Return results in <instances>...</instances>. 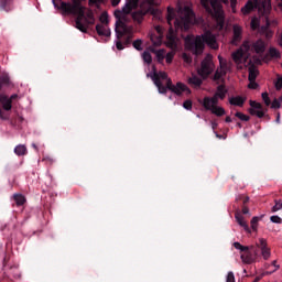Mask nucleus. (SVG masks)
Here are the masks:
<instances>
[{
  "label": "nucleus",
  "instance_id": "nucleus-1",
  "mask_svg": "<svg viewBox=\"0 0 282 282\" xmlns=\"http://www.w3.org/2000/svg\"><path fill=\"white\" fill-rule=\"evenodd\" d=\"M140 6V0H126V4L122 7L121 11H115L116 21V47L119 51L124 50L131 45V39H133V26L127 24L129 23V14L133 10H138Z\"/></svg>",
  "mask_w": 282,
  "mask_h": 282
},
{
  "label": "nucleus",
  "instance_id": "nucleus-2",
  "mask_svg": "<svg viewBox=\"0 0 282 282\" xmlns=\"http://www.w3.org/2000/svg\"><path fill=\"white\" fill-rule=\"evenodd\" d=\"M84 0H72V2H63L61 0H53V6L57 10H62L64 14H73L75 17V28L87 34V30L95 25L96 17L91 9L83 6Z\"/></svg>",
  "mask_w": 282,
  "mask_h": 282
},
{
  "label": "nucleus",
  "instance_id": "nucleus-3",
  "mask_svg": "<svg viewBox=\"0 0 282 282\" xmlns=\"http://www.w3.org/2000/svg\"><path fill=\"white\" fill-rule=\"evenodd\" d=\"M167 24L170 25L167 35H166V45L171 47V50H175L177 47V34H175V30H181L182 32H188L191 30V25L195 21V12L191 10V8L186 7L181 17H175V10L171 7L167 8ZM173 21L174 28L173 29Z\"/></svg>",
  "mask_w": 282,
  "mask_h": 282
},
{
  "label": "nucleus",
  "instance_id": "nucleus-4",
  "mask_svg": "<svg viewBox=\"0 0 282 282\" xmlns=\"http://www.w3.org/2000/svg\"><path fill=\"white\" fill-rule=\"evenodd\" d=\"M234 248L242 252L240 259L242 262L247 263V265H250L254 263V261H257V259L259 258V250H261V256L265 261H268L271 256L270 249L268 248V240H265L264 238H260L256 242V246L249 247L242 246L239 242H235Z\"/></svg>",
  "mask_w": 282,
  "mask_h": 282
},
{
  "label": "nucleus",
  "instance_id": "nucleus-5",
  "mask_svg": "<svg viewBox=\"0 0 282 282\" xmlns=\"http://www.w3.org/2000/svg\"><path fill=\"white\" fill-rule=\"evenodd\" d=\"M206 44L212 47V50H217V39L210 31L204 33V35H197L196 37L188 34L185 37V47L188 52H192L194 56H202L204 54V50Z\"/></svg>",
  "mask_w": 282,
  "mask_h": 282
},
{
  "label": "nucleus",
  "instance_id": "nucleus-6",
  "mask_svg": "<svg viewBox=\"0 0 282 282\" xmlns=\"http://www.w3.org/2000/svg\"><path fill=\"white\" fill-rule=\"evenodd\" d=\"M224 3L228 6L230 3L229 0H200V6L204 7L207 14H210L213 19H215L217 26L219 30H224V25L226 23V17L224 15Z\"/></svg>",
  "mask_w": 282,
  "mask_h": 282
},
{
  "label": "nucleus",
  "instance_id": "nucleus-7",
  "mask_svg": "<svg viewBox=\"0 0 282 282\" xmlns=\"http://www.w3.org/2000/svg\"><path fill=\"white\" fill-rule=\"evenodd\" d=\"M153 6H155V0L143 1L140 4V8L137 9L131 14L134 23H139V24L142 23L144 21V17H147V14L155 15L158 11L155 10V8Z\"/></svg>",
  "mask_w": 282,
  "mask_h": 282
},
{
  "label": "nucleus",
  "instance_id": "nucleus-8",
  "mask_svg": "<svg viewBox=\"0 0 282 282\" xmlns=\"http://www.w3.org/2000/svg\"><path fill=\"white\" fill-rule=\"evenodd\" d=\"M215 72V64L213 63V55L208 54L200 63V68L198 69V75L203 77L204 80Z\"/></svg>",
  "mask_w": 282,
  "mask_h": 282
},
{
  "label": "nucleus",
  "instance_id": "nucleus-9",
  "mask_svg": "<svg viewBox=\"0 0 282 282\" xmlns=\"http://www.w3.org/2000/svg\"><path fill=\"white\" fill-rule=\"evenodd\" d=\"M100 23L96 25V32L99 36H111V30H109V15L101 13L99 18Z\"/></svg>",
  "mask_w": 282,
  "mask_h": 282
},
{
  "label": "nucleus",
  "instance_id": "nucleus-10",
  "mask_svg": "<svg viewBox=\"0 0 282 282\" xmlns=\"http://www.w3.org/2000/svg\"><path fill=\"white\" fill-rule=\"evenodd\" d=\"M166 91H172L173 94H176V96H182L183 91H186V94H191V88L186 85H184L182 82H178L175 85H173V80L171 78L166 79V86H164Z\"/></svg>",
  "mask_w": 282,
  "mask_h": 282
},
{
  "label": "nucleus",
  "instance_id": "nucleus-11",
  "mask_svg": "<svg viewBox=\"0 0 282 282\" xmlns=\"http://www.w3.org/2000/svg\"><path fill=\"white\" fill-rule=\"evenodd\" d=\"M241 213L242 215H248L250 213V208H248L247 205H242V210L237 209L235 213V219L237 224H239V226H241V228H243V230L250 235L252 230H250V226H248V223L246 221Z\"/></svg>",
  "mask_w": 282,
  "mask_h": 282
},
{
  "label": "nucleus",
  "instance_id": "nucleus-12",
  "mask_svg": "<svg viewBox=\"0 0 282 282\" xmlns=\"http://www.w3.org/2000/svg\"><path fill=\"white\" fill-rule=\"evenodd\" d=\"M151 79L153 80L155 87L158 88L159 94H166V87H164L162 80H167L169 74H166L165 72H154L151 75Z\"/></svg>",
  "mask_w": 282,
  "mask_h": 282
},
{
  "label": "nucleus",
  "instance_id": "nucleus-13",
  "mask_svg": "<svg viewBox=\"0 0 282 282\" xmlns=\"http://www.w3.org/2000/svg\"><path fill=\"white\" fill-rule=\"evenodd\" d=\"M242 34L243 29L239 24H234V37L231 44L237 45L238 43H241Z\"/></svg>",
  "mask_w": 282,
  "mask_h": 282
},
{
  "label": "nucleus",
  "instance_id": "nucleus-14",
  "mask_svg": "<svg viewBox=\"0 0 282 282\" xmlns=\"http://www.w3.org/2000/svg\"><path fill=\"white\" fill-rule=\"evenodd\" d=\"M188 85H191V87H194L195 89L202 87L204 80L202 78H199V76L197 75H192L188 79H187Z\"/></svg>",
  "mask_w": 282,
  "mask_h": 282
},
{
  "label": "nucleus",
  "instance_id": "nucleus-15",
  "mask_svg": "<svg viewBox=\"0 0 282 282\" xmlns=\"http://www.w3.org/2000/svg\"><path fill=\"white\" fill-rule=\"evenodd\" d=\"M252 50H254L256 54H263L265 52V42L263 40H258L252 44Z\"/></svg>",
  "mask_w": 282,
  "mask_h": 282
},
{
  "label": "nucleus",
  "instance_id": "nucleus-16",
  "mask_svg": "<svg viewBox=\"0 0 282 282\" xmlns=\"http://www.w3.org/2000/svg\"><path fill=\"white\" fill-rule=\"evenodd\" d=\"M226 72L217 68L214 76H213V80L215 83H217V85H219V83H223V85L226 83V79H224V76H226Z\"/></svg>",
  "mask_w": 282,
  "mask_h": 282
},
{
  "label": "nucleus",
  "instance_id": "nucleus-17",
  "mask_svg": "<svg viewBox=\"0 0 282 282\" xmlns=\"http://www.w3.org/2000/svg\"><path fill=\"white\" fill-rule=\"evenodd\" d=\"M0 102L4 111H10L12 109V99L8 98V96L0 95Z\"/></svg>",
  "mask_w": 282,
  "mask_h": 282
},
{
  "label": "nucleus",
  "instance_id": "nucleus-18",
  "mask_svg": "<svg viewBox=\"0 0 282 282\" xmlns=\"http://www.w3.org/2000/svg\"><path fill=\"white\" fill-rule=\"evenodd\" d=\"M227 94H228V89L226 88L225 84H220L217 86V89L215 93L216 97H218L220 100H224Z\"/></svg>",
  "mask_w": 282,
  "mask_h": 282
},
{
  "label": "nucleus",
  "instance_id": "nucleus-19",
  "mask_svg": "<svg viewBox=\"0 0 282 282\" xmlns=\"http://www.w3.org/2000/svg\"><path fill=\"white\" fill-rule=\"evenodd\" d=\"M232 61L236 63V65H241L243 61V48H238L236 52L231 54Z\"/></svg>",
  "mask_w": 282,
  "mask_h": 282
},
{
  "label": "nucleus",
  "instance_id": "nucleus-20",
  "mask_svg": "<svg viewBox=\"0 0 282 282\" xmlns=\"http://www.w3.org/2000/svg\"><path fill=\"white\" fill-rule=\"evenodd\" d=\"M254 8H257V4H254V2L252 0H249L242 8H241V13L245 17H248V14H250V12H252V10H254Z\"/></svg>",
  "mask_w": 282,
  "mask_h": 282
},
{
  "label": "nucleus",
  "instance_id": "nucleus-21",
  "mask_svg": "<svg viewBox=\"0 0 282 282\" xmlns=\"http://www.w3.org/2000/svg\"><path fill=\"white\" fill-rule=\"evenodd\" d=\"M229 104L234 107H242L243 105H246V98L241 96L231 97L229 98Z\"/></svg>",
  "mask_w": 282,
  "mask_h": 282
},
{
  "label": "nucleus",
  "instance_id": "nucleus-22",
  "mask_svg": "<svg viewBox=\"0 0 282 282\" xmlns=\"http://www.w3.org/2000/svg\"><path fill=\"white\" fill-rule=\"evenodd\" d=\"M14 0H0V10H2L3 12H12L13 7H12V2Z\"/></svg>",
  "mask_w": 282,
  "mask_h": 282
},
{
  "label": "nucleus",
  "instance_id": "nucleus-23",
  "mask_svg": "<svg viewBox=\"0 0 282 282\" xmlns=\"http://www.w3.org/2000/svg\"><path fill=\"white\" fill-rule=\"evenodd\" d=\"M257 76H259V69H257L256 66H250L248 76L249 83H254V80H257Z\"/></svg>",
  "mask_w": 282,
  "mask_h": 282
},
{
  "label": "nucleus",
  "instance_id": "nucleus-24",
  "mask_svg": "<svg viewBox=\"0 0 282 282\" xmlns=\"http://www.w3.org/2000/svg\"><path fill=\"white\" fill-rule=\"evenodd\" d=\"M150 51L153 53V54H155V56H156V61L159 62V63H162L163 61H164V56H165V54H166V51H164V50H155L154 47H150Z\"/></svg>",
  "mask_w": 282,
  "mask_h": 282
},
{
  "label": "nucleus",
  "instance_id": "nucleus-25",
  "mask_svg": "<svg viewBox=\"0 0 282 282\" xmlns=\"http://www.w3.org/2000/svg\"><path fill=\"white\" fill-rule=\"evenodd\" d=\"M150 41L154 47H160L162 45V35L151 34Z\"/></svg>",
  "mask_w": 282,
  "mask_h": 282
},
{
  "label": "nucleus",
  "instance_id": "nucleus-26",
  "mask_svg": "<svg viewBox=\"0 0 282 282\" xmlns=\"http://www.w3.org/2000/svg\"><path fill=\"white\" fill-rule=\"evenodd\" d=\"M13 202L17 206H23L25 204V196L23 194H14Z\"/></svg>",
  "mask_w": 282,
  "mask_h": 282
},
{
  "label": "nucleus",
  "instance_id": "nucleus-27",
  "mask_svg": "<svg viewBox=\"0 0 282 282\" xmlns=\"http://www.w3.org/2000/svg\"><path fill=\"white\" fill-rule=\"evenodd\" d=\"M14 153L15 155H28V148H25V145L23 144H19L14 148Z\"/></svg>",
  "mask_w": 282,
  "mask_h": 282
},
{
  "label": "nucleus",
  "instance_id": "nucleus-28",
  "mask_svg": "<svg viewBox=\"0 0 282 282\" xmlns=\"http://www.w3.org/2000/svg\"><path fill=\"white\" fill-rule=\"evenodd\" d=\"M202 105L204 109H206V111H212L213 108L215 107L210 101V97H204Z\"/></svg>",
  "mask_w": 282,
  "mask_h": 282
},
{
  "label": "nucleus",
  "instance_id": "nucleus-29",
  "mask_svg": "<svg viewBox=\"0 0 282 282\" xmlns=\"http://www.w3.org/2000/svg\"><path fill=\"white\" fill-rule=\"evenodd\" d=\"M212 113H214V116H218V118H221V116H226V109L219 107V106H215L214 108H212Z\"/></svg>",
  "mask_w": 282,
  "mask_h": 282
},
{
  "label": "nucleus",
  "instance_id": "nucleus-30",
  "mask_svg": "<svg viewBox=\"0 0 282 282\" xmlns=\"http://www.w3.org/2000/svg\"><path fill=\"white\" fill-rule=\"evenodd\" d=\"M267 56H270V58H281V52L275 47H270Z\"/></svg>",
  "mask_w": 282,
  "mask_h": 282
},
{
  "label": "nucleus",
  "instance_id": "nucleus-31",
  "mask_svg": "<svg viewBox=\"0 0 282 282\" xmlns=\"http://www.w3.org/2000/svg\"><path fill=\"white\" fill-rule=\"evenodd\" d=\"M10 274H12L13 279H21V271H19V265L11 267Z\"/></svg>",
  "mask_w": 282,
  "mask_h": 282
},
{
  "label": "nucleus",
  "instance_id": "nucleus-32",
  "mask_svg": "<svg viewBox=\"0 0 282 282\" xmlns=\"http://www.w3.org/2000/svg\"><path fill=\"white\" fill-rule=\"evenodd\" d=\"M218 61H219V65H220V67L218 69H220L221 72H225V74H228V70L230 69V66H228V63L223 62L221 56H218Z\"/></svg>",
  "mask_w": 282,
  "mask_h": 282
},
{
  "label": "nucleus",
  "instance_id": "nucleus-33",
  "mask_svg": "<svg viewBox=\"0 0 282 282\" xmlns=\"http://www.w3.org/2000/svg\"><path fill=\"white\" fill-rule=\"evenodd\" d=\"M249 113L251 116H257V118H263L265 116V112L263 111V109H260V110L249 109Z\"/></svg>",
  "mask_w": 282,
  "mask_h": 282
},
{
  "label": "nucleus",
  "instance_id": "nucleus-34",
  "mask_svg": "<svg viewBox=\"0 0 282 282\" xmlns=\"http://www.w3.org/2000/svg\"><path fill=\"white\" fill-rule=\"evenodd\" d=\"M142 58L148 65H151V63H153V57L151 56V53H149V51L143 52Z\"/></svg>",
  "mask_w": 282,
  "mask_h": 282
},
{
  "label": "nucleus",
  "instance_id": "nucleus-35",
  "mask_svg": "<svg viewBox=\"0 0 282 282\" xmlns=\"http://www.w3.org/2000/svg\"><path fill=\"white\" fill-rule=\"evenodd\" d=\"M259 221H261V218L258 217V216H254L252 219H251V228L254 232H257V227L259 226Z\"/></svg>",
  "mask_w": 282,
  "mask_h": 282
},
{
  "label": "nucleus",
  "instance_id": "nucleus-36",
  "mask_svg": "<svg viewBox=\"0 0 282 282\" xmlns=\"http://www.w3.org/2000/svg\"><path fill=\"white\" fill-rule=\"evenodd\" d=\"M249 105L251 107L250 109H256V111L263 109V105H261L260 102L253 101V100H250Z\"/></svg>",
  "mask_w": 282,
  "mask_h": 282
},
{
  "label": "nucleus",
  "instance_id": "nucleus-37",
  "mask_svg": "<svg viewBox=\"0 0 282 282\" xmlns=\"http://www.w3.org/2000/svg\"><path fill=\"white\" fill-rule=\"evenodd\" d=\"M236 202H242V206H246V204H248V202H250V197L245 196V195H239V196H237Z\"/></svg>",
  "mask_w": 282,
  "mask_h": 282
},
{
  "label": "nucleus",
  "instance_id": "nucleus-38",
  "mask_svg": "<svg viewBox=\"0 0 282 282\" xmlns=\"http://www.w3.org/2000/svg\"><path fill=\"white\" fill-rule=\"evenodd\" d=\"M132 46L134 47V50H137L138 52H142V40H135L134 42H132Z\"/></svg>",
  "mask_w": 282,
  "mask_h": 282
},
{
  "label": "nucleus",
  "instance_id": "nucleus-39",
  "mask_svg": "<svg viewBox=\"0 0 282 282\" xmlns=\"http://www.w3.org/2000/svg\"><path fill=\"white\" fill-rule=\"evenodd\" d=\"M236 118H239L242 122H248L250 120V117L242 112H236Z\"/></svg>",
  "mask_w": 282,
  "mask_h": 282
},
{
  "label": "nucleus",
  "instance_id": "nucleus-40",
  "mask_svg": "<svg viewBox=\"0 0 282 282\" xmlns=\"http://www.w3.org/2000/svg\"><path fill=\"white\" fill-rule=\"evenodd\" d=\"M262 100L267 107H270L272 105V101L270 100V96L268 93H262Z\"/></svg>",
  "mask_w": 282,
  "mask_h": 282
},
{
  "label": "nucleus",
  "instance_id": "nucleus-41",
  "mask_svg": "<svg viewBox=\"0 0 282 282\" xmlns=\"http://www.w3.org/2000/svg\"><path fill=\"white\" fill-rule=\"evenodd\" d=\"M184 109L187 111H191L193 109V101L191 99H187L183 102Z\"/></svg>",
  "mask_w": 282,
  "mask_h": 282
},
{
  "label": "nucleus",
  "instance_id": "nucleus-42",
  "mask_svg": "<svg viewBox=\"0 0 282 282\" xmlns=\"http://www.w3.org/2000/svg\"><path fill=\"white\" fill-rule=\"evenodd\" d=\"M282 208V202L281 200H275V205L272 207V213H276L281 210Z\"/></svg>",
  "mask_w": 282,
  "mask_h": 282
},
{
  "label": "nucleus",
  "instance_id": "nucleus-43",
  "mask_svg": "<svg viewBox=\"0 0 282 282\" xmlns=\"http://www.w3.org/2000/svg\"><path fill=\"white\" fill-rule=\"evenodd\" d=\"M271 109H281V101H279V99H274L271 104Z\"/></svg>",
  "mask_w": 282,
  "mask_h": 282
},
{
  "label": "nucleus",
  "instance_id": "nucleus-44",
  "mask_svg": "<svg viewBox=\"0 0 282 282\" xmlns=\"http://www.w3.org/2000/svg\"><path fill=\"white\" fill-rule=\"evenodd\" d=\"M226 282H236L235 281V273L232 271H229L226 278Z\"/></svg>",
  "mask_w": 282,
  "mask_h": 282
},
{
  "label": "nucleus",
  "instance_id": "nucleus-45",
  "mask_svg": "<svg viewBox=\"0 0 282 282\" xmlns=\"http://www.w3.org/2000/svg\"><path fill=\"white\" fill-rule=\"evenodd\" d=\"M275 89L276 91H281L282 89V77H279L275 82Z\"/></svg>",
  "mask_w": 282,
  "mask_h": 282
},
{
  "label": "nucleus",
  "instance_id": "nucleus-46",
  "mask_svg": "<svg viewBox=\"0 0 282 282\" xmlns=\"http://www.w3.org/2000/svg\"><path fill=\"white\" fill-rule=\"evenodd\" d=\"M270 220L272 221V224H282V219L279 216H271Z\"/></svg>",
  "mask_w": 282,
  "mask_h": 282
},
{
  "label": "nucleus",
  "instance_id": "nucleus-47",
  "mask_svg": "<svg viewBox=\"0 0 282 282\" xmlns=\"http://www.w3.org/2000/svg\"><path fill=\"white\" fill-rule=\"evenodd\" d=\"M210 101L214 107H217V105H219V97H216V95H214L213 97H210Z\"/></svg>",
  "mask_w": 282,
  "mask_h": 282
},
{
  "label": "nucleus",
  "instance_id": "nucleus-48",
  "mask_svg": "<svg viewBox=\"0 0 282 282\" xmlns=\"http://www.w3.org/2000/svg\"><path fill=\"white\" fill-rule=\"evenodd\" d=\"M173 53H167L165 56V61L169 65H171V63H173Z\"/></svg>",
  "mask_w": 282,
  "mask_h": 282
},
{
  "label": "nucleus",
  "instance_id": "nucleus-49",
  "mask_svg": "<svg viewBox=\"0 0 282 282\" xmlns=\"http://www.w3.org/2000/svg\"><path fill=\"white\" fill-rule=\"evenodd\" d=\"M249 89H258L259 88V84H257V82H250L248 85Z\"/></svg>",
  "mask_w": 282,
  "mask_h": 282
},
{
  "label": "nucleus",
  "instance_id": "nucleus-50",
  "mask_svg": "<svg viewBox=\"0 0 282 282\" xmlns=\"http://www.w3.org/2000/svg\"><path fill=\"white\" fill-rule=\"evenodd\" d=\"M105 0H89V6H98L102 3Z\"/></svg>",
  "mask_w": 282,
  "mask_h": 282
},
{
  "label": "nucleus",
  "instance_id": "nucleus-51",
  "mask_svg": "<svg viewBox=\"0 0 282 282\" xmlns=\"http://www.w3.org/2000/svg\"><path fill=\"white\" fill-rule=\"evenodd\" d=\"M183 59L185 61V63H193V58L187 54H183Z\"/></svg>",
  "mask_w": 282,
  "mask_h": 282
},
{
  "label": "nucleus",
  "instance_id": "nucleus-52",
  "mask_svg": "<svg viewBox=\"0 0 282 282\" xmlns=\"http://www.w3.org/2000/svg\"><path fill=\"white\" fill-rule=\"evenodd\" d=\"M242 47H245L246 52H249V50H250V42L249 41H245L242 43Z\"/></svg>",
  "mask_w": 282,
  "mask_h": 282
},
{
  "label": "nucleus",
  "instance_id": "nucleus-53",
  "mask_svg": "<svg viewBox=\"0 0 282 282\" xmlns=\"http://www.w3.org/2000/svg\"><path fill=\"white\" fill-rule=\"evenodd\" d=\"M251 28H252L253 30H257V28H259V23H257L256 20H252V21H251Z\"/></svg>",
  "mask_w": 282,
  "mask_h": 282
},
{
  "label": "nucleus",
  "instance_id": "nucleus-54",
  "mask_svg": "<svg viewBox=\"0 0 282 282\" xmlns=\"http://www.w3.org/2000/svg\"><path fill=\"white\" fill-rule=\"evenodd\" d=\"M111 1V6L113 8H116V6H119L120 4V0H110Z\"/></svg>",
  "mask_w": 282,
  "mask_h": 282
},
{
  "label": "nucleus",
  "instance_id": "nucleus-55",
  "mask_svg": "<svg viewBox=\"0 0 282 282\" xmlns=\"http://www.w3.org/2000/svg\"><path fill=\"white\" fill-rule=\"evenodd\" d=\"M264 274L262 273L261 275L256 276V279L253 280V282H259L261 281V279H263Z\"/></svg>",
  "mask_w": 282,
  "mask_h": 282
},
{
  "label": "nucleus",
  "instance_id": "nucleus-56",
  "mask_svg": "<svg viewBox=\"0 0 282 282\" xmlns=\"http://www.w3.org/2000/svg\"><path fill=\"white\" fill-rule=\"evenodd\" d=\"M217 127H219V124L215 121L212 122V129L213 131H215L217 129Z\"/></svg>",
  "mask_w": 282,
  "mask_h": 282
},
{
  "label": "nucleus",
  "instance_id": "nucleus-57",
  "mask_svg": "<svg viewBox=\"0 0 282 282\" xmlns=\"http://www.w3.org/2000/svg\"><path fill=\"white\" fill-rule=\"evenodd\" d=\"M230 6L232 8H237V0H230Z\"/></svg>",
  "mask_w": 282,
  "mask_h": 282
},
{
  "label": "nucleus",
  "instance_id": "nucleus-58",
  "mask_svg": "<svg viewBox=\"0 0 282 282\" xmlns=\"http://www.w3.org/2000/svg\"><path fill=\"white\" fill-rule=\"evenodd\" d=\"M156 32H158L159 36H162V28L161 26H156Z\"/></svg>",
  "mask_w": 282,
  "mask_h": 282
},
{
  "label": "nucleus",
  "instance_id": "nucleus-59",
  "mask_svg": "<svg viewBox=\"0 0 282 282\" xmlns=\"http://www.w3.org/2000/svg\"><path fill=\"white\" fill-rule=\"evenodd\" d=\"M9 259H10V258H8V256H6V257H4V259H3V263H4V265H7V264H8Z\"/></svg>",
  "mask_w": 282,
  "mask_h": 282
},
{
  "label": "nucleus",
  "instance_id": "nucleus-60",
  "mask_svg": "<svg viewBox=\"0 0 282 282\" xmlns=\"http://www.w3.org/2000/svg\"><path fill=\"white\" fill-rule=\"evenodd\" d=\"M225 122H232V118L226 117Z\"/></svg>",
  "mask_w": 282,
  "mask_h": 282
},
{
  "label": "nucleus",
  "instance_id": "nucleus-61",
  "mask_svg": "<svg viewBox=\"0 0 282 282\" xmlns=\"http://www.w3.org/2000/svg\"><path fill=\"white\" fill-rule=\"evenodd\" d=\"M0 118H1L2 120H6V118L3 117V110H1V108H0Z\"/></svg>",
  "mask_w": 282,
  "mask_h": 282
},
{
  "label": "nucleus",
  "instance_id": "nucleus-62",
  "mask_svg": "<svg viewBox=\"0 0 282 282\" xmlns=\"http://www.w3.org/2000/svg\"><path fill=\"white\" fill-rule=\"evenodd\" d=\"M32 147L34 148L35 151H39V147L36 145V143H32Z\"/></svg>",
  "mask_w": 282,
  "mask_h": 282
},
{
  "label": "nucleus",
  "instance_id": "nucleus-63",
  "mask_svg": "<svg viewBox=\"0 0 282 282\" xmlns=\"http://www.w3.org/2000/svg\"><path fill=\"white\" fill-rule=\"evenodd\" d=\"M231 12H232L234 14H237V8H231Z\"/></svg>",
  "mask_w": 282,
  "mask_h": 282
},
{
  "label": "nucleus",
  "instance_id": "nucleus-64",
  "mask_svg": "<svg viewBox=\"0 0 282 282\" xmlns=\"http://www.w3.org/2000/svg\"><path fill=\"white\" fill-rule=\"evenodd\" d=\"M278 1H280L279 4H278L279 8H282V0H278Z\"/></svg>",
  "mask_w": 282,
  "mask_h": 282
}]
</instances>
